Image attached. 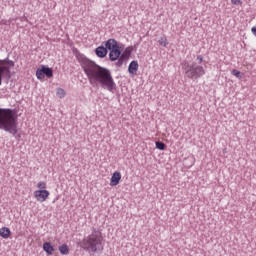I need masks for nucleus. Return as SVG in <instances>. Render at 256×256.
<instances>
[{
	"mask_svg": "<svg viewBox=\"0 0 256 256\" xmlns=\"http://www.w3.org/2000/svg\"><path fill=\"white\" fill-rule=\"evenodd\" d=\"M155 145L156 149H159V151H165V143L157 141Z\"/></svg>",
	"mask_w": 256,
	"mask_h": 256,
	"instance_id": "aec40b11",
	"label": "nucleus"
},
{
	"mask_svg": "<svg viewBox=\"0 0 256 256\" xmlns=\"http://www.w3.org/2000/svg\"><path fill=\"white\" fill-rule=\"evenodd\" d=\"M33 195L36 201L39 203H44V201L49 199L51 193L48 190H36L34 191Z\"/></svg>",
	"mask_w": 256,
	"mask_h": 256,
	"instance_id": "423d86ee",
	"label": "nucleus"
},
{
	"mask_svg": "<svg viewBox=\"0 0 256 256\" xmlns=\"http://www.w3.org/2000/svg\"><path fill=\"white\" fill-rule=\"evenodd\" d=\"M37 189H38V191H47V182L39 181L37 183Z\"/></svg>",
	"mask_w": 256,
	"mask_h": 256,
	"instance_id": "dca6fc26",
	"label": "nucleus"
},
{
	"mask_svg": "<svg viewBox=\"0 0 256 256\" xmlns=\"http://www.w3.org/2000/svg\"><path fill=\"white\" fill-rule=\"evenodd\" d=\"M17 115L12 109L0 108V129L17 135Z\"/></svg>",
	"mask_w": 256,
	"mask_h": 256,
	"instance_id": "f03ea898",
	"label": "nucleus"
},
{
	"mask_svg": "<svg viewBox=\"0 0 256 256\" xmlns=\"http://www.w3.org/2000/svg\"><path fill=\"white\" fill-rule=\"evenodd\" d=\"M80 247L88 253H99V251H103V234L101 231L94 230L82 240Z\"/></svg>",
	"mask_w": 256,
	"mask_h": 256,
	"instance_id": "7ed1b4c3",
	"label": "nucleus"
},
{
	"mask_svg": "<svg viewBox=\"0 0 256 256\" xmlns=\"http://www.w3.org/2000/svg\"><path fill=\"white\" fill-rule=\"evenodd\" d=\"M9 67H15V62H13V60H9V59L0 60V85L3 79L11 78V69Z\"/></svg>",
	"mask_w": 256,
	"mask_h": 256,
	"instance_id": "39448f33",
	"label": "nucleus"
},
{
	"mask_svg": "<svg viewBox=\"0 0 256 256\" xmlns=\"http://www.w3.org/2000/svg\"><path fill=\"white\" fill-rule=\"evenodd\" d=\"M232 75H234V77H237V79H241V72L239 70H232Z\"/></svg>",
	"mask_w": 256,
	"mask_h": 256,
	"instance_id": "412c9836",
	"label": "nucleus"
},
{
	"mask_svg": "<svg viewBox=\"0 0 256 256\" xmlns=\"http://www.w3.org/2000/svg\"><path fill=\"white\" fill-rule=\"evenodd\" d=\"M36 77H37V79H39V81L45 79V74H44L42 68H39L36 70Z\"/></svg>",
	"mask_w": 256,
	"mask_h": 256,
	"instance_id": "f3484780",
	"label": "nucleus"
},
{
	"mask_svg": "<svg viewBox=\"0 0 256 256\" xmlns=\"http://www.w3.org/2000/svg\"><path fill=\"white\" fill-rule=\"evenodd\" d=\"M0 237L9 239L11 237V230L7 227L0 228Z\"/></svg>",
	"mask_w": 256,
	"mask_h": 256,
	"instance_id": "ddd939ff",
	"label": "nucleus"
},
{
	"mask_svg": "<svg viewBox=\"0 0 256 256\" xmlns=\"http://www.w3.org/2000/svg\"><path fill=\"white\" fill-rule=\"evenodd\" d=\"M56 95H57L60 99H63V97H65V90H63V88H57V90H56Z\"/></svg>",
	"mask_w": 256,
	"mask_h": 256,
	"instance_id": "6ab92c4d",
	"label": "nucleus"
},
{
	"mask_svg": "<svg viewBox=\"0 0 256 256\" xmlns=\"http://www.w3.org/2000/svg\"><path fill=\"white\" fill-rule=\"evenodd\" d=\"M119 57H121V46L118 48H115L114 50H110V53H109L110 61H117Z\"/></svg>",
	"mask_w": 256,
	"mask_h": 256,
	"instance_id": "1a4fd4ad",
	"label": "nucleus"
},
{
	"mask_svg": "<svg viewBox=\"0 0 256 256\" xmlns=\"http://www.w3.org/2000/svg\"><path fill=\"white\" fill-rule=\"evenodd\" d=\"M119 65H121L123 63V56H121V58L118 61Z\"/></svg>",
	"mask_w": 256,
	"mask_h": 256,
	"instance_id": "5701e85b",
	"label": "nucleus"
},
{
	"mask_svg": "<svg viewBox=\"0 0 256 256\" xmlns=\"http://www.w3.org/2000/svg\"><path fill=\"white\" fill-rule=\"evenodd\" d=\"M159 45H161L162 47H167V45H169V42H167V38L165 37H161L158 40Z\"/></svg>",
	"mask_w": 256,
	"mask_h": 256,
	"instance_id": "a211bd4d",
	"label": "nucleus"
},
{
	"mask_svg": "<svg viewBox=\"0 0 256 256\" xmlns=\"http://www.w3.org/2000/svg\"><path fill=\"white\" fill-rule=\"evenodd\" d=\"M95 54L97 55V57H100L101 59H103L104 57H107V47H97L95 50Z\"/></svg>",
	"mask_w": 256,
	"mask_h": 256,
	"instance_id": "9b49d317",
	"label": "nucleus"
},
{
	"mask_svg": "<svg viewBox=\"0 0 256 256\" xmlns=\"http://www.w3.org/2000/svg\"><path fill=\"white\" fill-rule=\"evenodd\" d=\"M121 172L119 171H115L110 179V186L111 187H117V185H119V183H121Z\"/></svg>",
	"mask_w": 256,
	"mask_h": 256,
	"instance_id": "0eeeda50",
	"label": "nucleus"
},
{
	"mask_svg": "<svg viewBox=\"0 0 256 256\" xmlns=\"http://www.w3.org/2000/svg\"><path fill=\"white\" fill-rule=\"evenodd\" d=\"M137 71H139V62L134 60L128 66V73L130 75H137Z\"/></svg>",
	"mask_w": 256,
	"mask_h": 256,
	"instance_id": "9d476101",
	"label": "nucleus"
},
{
	"mask_svg": "<svg viewBox=\"0 0 256 256\" xmlns=\"http://www.w3.org/2000/svg\"><path fill=\"white\" fill-rule=\"evenodd\" d=\"M43 251H45V253L48 255H53V253H55V247L51 245V242H45L43 244Z\"/></svg>",
	"mask_w": 256,
	"mask_h": 256,
	"instance_id": "f8f14e48",
	"label": "nucleus"
},
{
	"mask_svg": "<svg viewBox=\"0 0 256 256\" xmlns=\"http://www.w3.org/2000/svg\"><path fill=\"white\" fill-rule=\"evenodd\" d=\"M42 72H44V75L48 77V79H51L53 77V70L49 67L42 66Z\"/></svg>",
	"mask_w": 256,
	"mask_h": 256,
	"instance_id": "4468645a",
	"label": "nucleus"
},
{
	"mask_svg": "<svg viewBox=\"0 0 256 256\" xmlns=\"http://www.w3.org/2000/svg\"><path fill=\"white\" fill-rule=\"evenodd\" d=\"M105 47H106V49H108V51H112V50L118 49L121 46L119 45L117 40H115V39H108L106 41V43H105Z\"/></svg>",
	"mask_w": 256,
	"mask_h": 256,
	"instance_id": "6e6552de",
	"label": "nucleus"
},
{
	"mask_svg": "<svg viewBox=\"0 0 256 256\" xmlns=\"http://www.w3.org/2000/svg\"><path fill=\"white\" fill-rule=\"evenodd\" d=\"M197 61L192 63L184 62L182 64V69L188 79H199L205 75V68L201 65L203 63V56H197Z\"/></svg>",
	"mask_w": 256,
	"mask_h": 256,
	"instance_id": "20e7f679",
	"label": "nucleus"
},
{
	"mask_svg": "<svg viewBox=\"0 0 256 256\" xmlns=\"http://www.w3.org/2000/svg\"><path fill=\"white\" fill-rule=\"evenodd\" d=\"M81 67L90 85H100L102 89H107L110 92L115 91L117 85L109 69L97 65L87 58L82 59Z\"/></svg>",
	"mask_w": 256,
	"mask_h": 256,
	"instance_id": "f257e3e1",
	"label": "nucleus"
},
{
	"mask_svg": "<svg viewBox=\"0 0 256 256\" xmlns=\"http://www.w3.org/2000/svg\"><path fill=\"white\" fill-rule=\"evenodd\" d=\"M58 249L61 255H69V246L67 244L60 245Z\"/></svg>",
	"mask_w": 256,
	"mask_h": 256,
	"instance_id": "2eb2a0df",
	"label": "nucleus"
},
{
	"mask_svg": "<svg viewBox=\"0 0 256 256\" xmlns=\"http://www.w3.org/2000/svg\"><path fill=\"white\" fill-rule=\"evenodd\" d=\"M232 5H242L243 2L241 0H231Z\"/></svg>",
	"mask_w": 256,
	"mask_h": 256,
	"instance_id": "4be33fe9",
	"label": "nucleus"
}]
</instances>
